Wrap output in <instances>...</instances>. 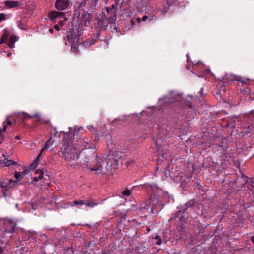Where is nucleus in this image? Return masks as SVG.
Returning <instances> with one entry per match:
<instances>
[{
  "mask_svg": "<svg viewBox=\"0 0 254 254\" xmlns=\"http://www.w3.org/2000/svg\"><path fill=\"white\" fill-rule=\"evenodd\" d=\"M18 40V38L14 35L10 36L8 46L12 48L14 47V43Z\"/></svg>",
  "mask_w": 254,
  "mask_h": 254,
  "instance_id": "obj_17",
  "label": "nucleus"
},
{
  "mask_svg": "<svg viewBox=\"0 0 254 254\" xmlns=\"http://www.w3.org/2000/svg\"><path fill=\"white\" fill-rule=\"evenodd\" d=\"M69 5V0H57L55 4L56 8L61 11L66 9Z\"/></svg>",
  "mask_w": 254,
  "mask_h": 254,
  "instance_id": "obj_5",
  "label": "nucleus"
},
{
  "mask_svg": "<svg viewBox=\"0 0 254 254\" xmlns=\"http://www.w3.org/2000/svg\"><path fill=\"white\" fill-rule=\"evenodd\" d=\"M30 118L35 119L36 121H40L42 120L40 114L38 112H35L33 115H30Z\"/></svg>",
  "mask_w": 254,
  "mask_h": 254,
  "instance_id": "obj_22",
  "label": "nucleus"
},
{
  "mask_svg": "<svg viewBox=\"0 0 254 254\" xmlns=\"http://www.w3.org/2000/svg\"><path fill=\"white\" fill-rule=\"evenodd\" d=\"M251 240H252V242H253V243L254 244V237L252 238H251Z\"/></svg>",
  "mask_w": 254,
  "mask_h": 254,
  "instance_id": "obj_46",
  "label": "nucleus"
},
{
  "mask_svg": "<svg viewBox=\"0 0 254 254\" xmlns=\"http://www.w3.org/2000/svg\"><path fill=\"white\" fill-rule=\"evenodd\" d=\"M186 106L187 107V108H188V109H190L192 108L191 103L189 102H187L186 103Z\"/></svg>",
  "mask_w": 254,
  "mask_h": 254,
  "instance_id": "obj_33",
  "label": "nucleus"
},
{
  "mask_svg": "<svg viewBox=\"0 0 254 254\" xmlns=\"http://www.w3.org/2000/svg\"><path fill=\"white\" fill-rule=\"evenodd\" d=\"M106 11L109 14V13H110L112 11V10L111 9L109 8L108 7H107L106 8Z\"/></svg>",
  "mask_w": 254,
  "mask_h": 254,
  "instance_id": "obj_39",
  "label": "nucleus"
},
{
  "mask_svg": "<svg viewBox=\"0 0 254 254\" xmlns=\"http://www.w3.org/2000/svg\"><path fill=\"white\" fill-rule=\"evenodd\" d=\"M64 16V13L63 12L52 11L49 13V18L53 22H55L57 19H60Z\"/></svg>",
  "mask_w": 254,
  "mask_h": 254,
  "instance_id": "obj_7",
  "label": "nucleus"
},
{
  "mask_svg": "<svg viewBox=\"0 0 254 254\" xmlns=\"http://www.w3.org/2000/svg\"><path fill=\"white\" fill-rule=\"evenodd\" d=\"M54 141H52V138H50L46 142L44 146V147L41 149L40 154L42 153L43 151L49 148L51 146H52L53 144Z\"/></svg>",
  "mask_w": 254,
  "mask_h": 254,
  "instance_id": "obj_16",
  "label": "nucleus"
},
{
  "mask_svg": "<svg viewBox=\"0 0 254 254\" xmlns=\"http://www.w3.org/2000/svg\"><path fill=\"white\" fill-rule=\"evenodd\" d=\"M39 180H40V179L37 177H35L33 178V181H34L35 182H37Z\"/></svg>",
  "mask_w": 254,
  "mask_h": 254,
  "instance_id": "obj_38",
  "label": "nucleus"
},
{
  "mask_svg": "<svg viewBox=\"0 0 254 254\" xmlns=\"http://www.w3.org/2000/svg\"><path fill=\"white\" fill-rule=\"evenodd\" d=\"M4 5L7 8H13L20 5V3L16 1H6L4 2Z\"/></svg>",
  "mask_w": 254,
  "mask_h": 254,
  "instance_id": "obj_10",
  "label": "nucleus"
},
{
  "mask_svg": "<svg viewBox=\"0 0 254 254\" xmlns=\"http://www.w3.org/2000/svg\"><path fill=\"white\" fill-rule=\"evenodd\" d=\"M27 174V170H24L22 173H20V174L21 175V176H22V177L23 178V177Z\"/></svg>",
  "mask_w": 254,
  "mask_h": 254,
  "instance_id": "obj_34",
  "label": "nucleus"
},
{
  "mask_svg": "<svg viewBox=\"0 0 254 254\" xmlns=\"http://www.w3.org/2000/svg\"><path fill=\"white\" fill-rule=\"evenodd\" d=\"M40 155H41V154H39V155L37 157L36 160L32 164H31V165L29 166V168L31 170L34 169L38 166V159H39V158L40 157Z\"/></svg>",
  "mask_w": 254,
  "mask_h": 254,
  "instance_id": "obj_21",
  "label": "nucleus"
},
{
  "mask_svg": "<svg viewBox=\"0 0 254 254\" xmlns=\"http://www.w3.org/2000/svg\"><path fill=\"white\" fill-rule=\"evenodd\" d=\"M88 128L90 130L91 132H92L93 133H96L97 131L94 128V127L92 126H90L88 127Z\"/></svg>",
  "mask_w": 254,
  "mask_h": 254,
  "instance_id": "obj_30",
  "label": "nucleus"
},
{
  "mask_svg": "<svg viewBox=\"0 0 254 254\" xmlns=\"http://www.w3.org/2000/svg\"><path fill=\"white\" fill-rule=\"evenodd\" d=\"M95 43V41H93V40H92L91 41V42L89 43V45H92L93 44H94Z\"/></svg>",
  "mask_w": 254,
  "mask_h": 254,
  "instance_id": "obj_41",
  "label": "nucleus"
},
{
  "mask_svg": "<svg viewBox=\"0 0 254 254\" xmlns=\"http://www.w3.org/2000/svg\"><path fill=\"white\" fill-rule=\"evenodd\" d=\"M59 25L60 26H63L65 24V22L67 20V18L64 15L63 17H62V18H61L60 19H59Z\"/></svg>",
  "mask_w": 254,
  "mask_h": 254,
  "instance_id": "obj_23",
  "label": "nucleus"
},
{
  "mask_svg": "<svg viewBox=\"0 0 254 254\" xmlns=\"http://www.w3.org/2000/svg\"><path fill=\"white\" fill-rule=\"evenodd\" d=\"M1 128H0V132H1Z\"/></svg>",
  "mask_w": 254,
  "mask_h": 254,
  "instance_id": "obj_52",
  "label": "nucleus"
},
{
  "mask_svg": "<svg viewBox=\"0 0 254 254\" xmlns=\"http://www.w3.org/2000/svg\"><path fill=\"white\" fill-rule=\"evenodd\" d=\"M15 182L16 181L11 179H7L4 177H3L1 178L0 181V186L2 188L5 189V190L3 191V193L5 195L6 194V191L9 188L12 187L14 185Z\"/></svg>",
  "mask_w": 254,
  "mask_h": 254,
  "instance_id": "obj_4",
  "label": "nucleus"
},
{
  "mask_svg": "<svg viewBox=\"0 0 254 254\" xmlns=\"http://www.w3.org/2000/svg\"><path fill=\"white\" fill-rule=\"evenodd\" d=\"M9 36V32L7 30H4L3 34L2 35L1 40L0 42V44L5 43L7 42L8 37Z\"/></svg>",
  "mask_w": 254,
  "mask_h": 254,
  "instance_id": "obj_15",
  "label": "nucleus"
},
{
  "mask_svg": "<svg viewBox=\"0 0 254 254\" xmlns=\"http://www.w3.org/2000/svg\"><path fill=\"white\" fill-rule=\"evenodd\" d=\"M150 202V201L148 202V205H146L145 206H142V209H144L146 210L148 212H150L152 213H154L155 208L154 207V206L150 207V206L149 205Z\"/></svg>",
  "mask_w": 254,
  "mask_h": 254,
  "instance_id": "obj_19",
  "label": "nucleus"
},
{
  "mask_svg": "<svg viewBox=\"0 0 254 254\" xmlns=\"http://www.w3.org/2000/svg\"><path fill=\"white\" fill-rule=\"evenodd\" d=\"M49 32L51 33H52L53 32V29H49Z\"/></svg>",
  "mask_w": 254,
  "mask_h": 254,
  "instance_id": "obj_45",
  "label": "nucleus"
},
{
  "mask_svg": "<svg viewBox=\"0 0 254 254\" xmlns=\"http://www.w3.org/2000/svg\"><path fill=\"white\" fill-rule=\"evenodd\" d=\"M3 251V249L0 248V253H1Z\"/></svg>",
  "mask_w": 254,
  "mask_h": 254,
  "instance_id": "obj_44",
  "label": "nucleus"
},
{
  "mask_svg": "<svg viewBox=\"0 0 254 254\" xmlns=\"http://www.w3.org/2000/svg\"><path fill=\"white\" fill-rule=\"evenodd\" d=\"M4 224L7 226V228L5 230L6 232L11 233L14 232L16 224L12 220L5 219L4 220Z\"/></svg>",
  "mask_w": 254,
  "mask_h": 254,
  "instance_id": "obj_6",
  "label": "nucleus"
},
{
  "mask_svg": "<svg viewBox=\"0 0 254 254\" xmlns=\"http://www.w3.org/2000/svg\"><path fill=\"white\" fill-rule=\"evenodd\" d=\"M86 2H87V0L84 1L81 4L80 6L81 7H83V6H85V5H86Z\"/></svg>",
  "mask_w": 254,
  "mask_h": 254,
  "instance_id": "obj_36",
  "label": "nucleus"
},
{
  "mask_svg": "<svg viewBox=\"0 0 254 254\" xmlns=\"http://www.w3.org/2000/svg\"><path fill=\"white\" fill-rule=\"evenodd\" d=\"M235 80L241 82L243 84H248L250 82L249 78H244L240 76L236 77Z\"/></svg>",
  "mask_w": 254,
  "mask_h": 254,
  "instance_id": "obj_18",
  "label": "nucleus"
},
{
  "mask_svg": "<svg viewBox=\"0 0 254 254\" xmlns=\"http://www.w3.org/2000/svg\"><path fill=\"white\" fill-rule=\"evenodd\" d=\"M84 201L85 200H75L73 202V203L72 204V206H73L74 205H84Z\"/></svg>",
  "mask_w": 254,
  "mask_h": 254,
  "instance_id": "obj_25",
  "label": "nucleus"
},
{
  "mask_svg": "<svg viewBox=\"0 0 254 254\" xmlns=\"http://www.w3.org/2000/svg\"><path fill=\"white\" fill-rule=\"evenodd\" d=\"M94 146V144H92V143H90L88 142H86V143L85 144V146H84V147L82 149H88L91 148H93Z\"/></svg>",
  "mask_w": 254,
  "mask_h": 254,
  "instance_id": "obj_26",
  "label": "nucleus"
},
{
  "mask_svg": "<svg viewBox=\"0 0 254 254\" xmlns=\"http://www.w3.org/2000/svg\"><path fill=\"white\" fill-rule=\"evenodd\" d=\"M35 173H40V174H39V176L38 177V178L40 179H41L43 178V171L41 170H40V169H37L35 171Z\"/></svg>",
  "mask_w": 254,
  "mask_h": 254,
  "instance_id": "obj_29",
  "label": "nucleus"
},
{
  "mask_svg": "<svg viewBox=\"0 0 254 254\" xmlns=\"http://www.w3.org/2000/svg\"><path fill=\"white\" fill-rule=\"evenodd\" d=\"M122 194L125 196H129L131 194V191L127 189L122 192Z\"/></svg>",
  "mask_w": 254,
  "mask_h": 254,
  "instance_id": "obj_27",
  "label": "nucleus"
},
{
  "mask_svg": "<svg viewBox=\"0 0 254 254\" xmlns=\"http://www.w3.org/2000/svg\"><path fill=\"white\" fill-rule=\"evenodd\" d=\"M84 205H86L87 207L93 208L97 205V203L91 200H85Z\"/></svg>",
  "mask_w": 254,
  "mask_h": 254,
  "instance_id": "obj_20",
  "label": "nucleus"
},
{
  "mask_svg": "<svg viewBox=\"0 0 254 254\" xmlns=\"http://www.w3.org/2000/svg\"><path fill=\"white\" fill-rule=\"evenodd\" d=\"M254 114V110H252V111L250 112V113L249 114V116H250V115H251V114Z\"/></svg>",
  "mask_w": 254,
  "mask_h": 254,
  "instance_id": "obj_43",
  "label": "nucleus"
},
{
  "mask_svg": "<svg viewBox=\"0 0 254 254\" xmlns=\"http://www.w3.org/2000/svg\"><path fill=\"white\" fill-rule=\"evenodd\" d=\"M13 117H17L18 119L24 121L30 118V115L25 112L15 113L12 115Z\"/></svg>",
  "mask_w": 254,
  "mask_h": 254,
  "instance_id": "obj_9",
  "label": "nucleus"
},
{
  "mask_svg": "<svg viewBox=\"0 0 254 254\" xmlns=\"http://www.w3.org/2000/svg\"><path fill=\"white\" fill-rule=\"evenodd\" d=\"M95 162H87V166L91 171H96L98 173H105L106 171L115 170L117 167V161L113 156H108L105 162V160L101 158L97 157L95 159Z\"/></svg>",
  "mask_w": 254,
  "mask_h": 254,
  "instance_id": "obj_1",
  "label": "nucleus"
},
{
  "mask_svg": "<svg viewBox=\"0 0 254 254\" xmlns=\"http://www.w3.org/2000/svg\"><path fill=\"white\" fill-rule=\"evenodd\" d=\"M60 156L67 161L77 160L79 157V148L72 143L68 144L62 148Z\"/></svg>",
  "mask_w": 254,
  "mask_h": 254,
  "instance_id": "obj_2",
  "label": "nucleus"
},
{
  "mask_svg": "<svg viewBox=\"0 0 254 254\" xmlns=\"http://www.w3.org/2000/svg\"><path fill=\"white\" fill-rule=\"evenodd\" d=\"M180 98H181L180 95H178L177 96V97H176V100L177 101H178V100H179V99Z\"/></svg>",
  "mask_w": 254,
  "mask_h": 254,
  "instance_id": "obj_42",
  "label": "nucleus"
},
{
  "mask_svg": "<svg viewBox=\"0 0 254 254\" xmlns=\"http://www.w3.org/2000/svg\"><path fill=\"white\" fill-rule=\"evenodd\" d=\"M6 19V15L4 13H0V22Z\"/></svg>",
  "mask_w": 254,
  "mask_h": 254,
  "instance_id": "obj_31",
  "label": "nucleus"
},
{
  "mask_svg": "<svg viewBox=\"0 0 254 254\" xmlns=\"http://www.w3.org/2000/svg\"><path fill=\"white\" fill-rule=\"evenodd\" d=\"M14 176L15 178L17 179V180L15 181V183L17 182L18 181L20 180L22 178H23L22 176L20 174V173L16 171L14 173Z\"/></svg>",
  "mask_w": 254,
  "mask_h": 254,
  "instance_id": "obj_24",
  "label": "nucleus"
},
{
  "mask_svg": "<svg viewBox=\"0 0 254 254\" xmlns=\"http://www.w3.org/2000/svg\"><path fill=\"white\" fill-rule=\"evenodd\" d=\"M67 38L69 42L71 43V50L73 51L76 50L79 47V36L77 35L74 31H70L68 33Z\"/></svg>",
  "mask_w": 254,
  "mask_h": 254,
  "instance_id": "obj_3",
  "label": "nucleus"
},
{
  "mask_svg": "<svg viewBox=\"0 0 254 254\" xmlns=\"http://www.w3.org/2000/svg\"><path fill=\"white\" fill-rule=\"evenodd\" d=\"M3 156L4 157V159L1 161L0 160V164H4V166H10L11 165L17 164L16 162L6 159L4 154H3Z\"/></svg>",
  "mask_w": 254,
  "mask_h": 254,
  "instance_id": "obj_12",
  "label": "nucleus"
},
{
  "mask_svg": "<svg viewBox=\"0 0 254 254\" xmlns=\"http://www.w3.org/2000/svg\"><path fill=\"white\" fill-rule=\"evenodd\" d=\"M60 25L59 24H56L54 26V28L57 30V31H59L60 30V27H59Z\"/></svg>",
  "mask_w": 254,
  "mask_h": 254,
  "instance_id": "obj_35",
  "label": "nucleus"
},
{
  "mask_svg": "<svg viewBox=\"0 0 254 254\" xmlns=\"http://www.w3.org/2000/svg\"><path fill=\"white\" fill-rule=\"evenodd\" d=\"M154 239L157 240V242H156V244L158 245H160L162 243L161 239L160 236L158 235H156Z\"/></svg>",
  "mask_w": 254,
  "mask_h": 254,
  "instance_id": "obj_28",
  "label": "nucleus"
},
{
  "mask_svg": "<svg viewBox=\"0 0 254 254\" xmlns=\"http://www.w3.org/2000/svg\"><path fill=\"white\" fill-rule=\"evenodd\" d=\"M82 23H83L85 25L87 24H89V22L91 19V15L89 13H84V15H82Z\"/></svg>",
  "mask_w": 254,
  "mask_h": 254,
  "instance_id": "obj_14",
  "label": "nucleus"
},
{
  "mask_svg": "<svg viewBox=\"0 0 254 254\" xmlns=\"http://www.w3.org/2000/svg\"><path fill=\"white\" fill-rule=\"evenodd\" d=\"M240 94L242 95L243 99L245 100H252V99L250 94V90L248 88L246 89H242L240 91Z\"/></svg>",
  "mask_w": 254,
  "mask_h": 254,
  "instance_id": "obj_11",
  "label": "nucleus"
},
{
  "mask_svg": "<svg viewBox=\"0 0 254 254\" xmlns=\"http://www.w3.org/2000/svg\"><path fill=\"white\" fill-rule=\"evenodd\" d=\"M11 55V53H9L7 54V56H8V57H9V56H10V55Z\"/></svg>",
  "mask_w": 254,
  "mask_h": 254,
  "instance_id": "obj_47",
  "label": "nucleus"
},
{
  "mask_svg": "<svg viewBox=\"0 0 254 254\" xmlns=\"http://www.w3.org/2000/svg\"><path fill=\"white\" fill-rule=\"evenodd\" d=\"M11 117L15 118V117H13L12 116L8 117V118L7 119V125H11L12 124V122L10 120H8V119Z\"/></svg>",
  "mask_w": 254,
  "mask_h": 254,
  "instance_id": "obj_32",
  "label": "nucleus"
},
{
  "mask_svg": "<svg viewBox=\"0 0 254 254\" xmlns=\"http://www.w3.org/2000/svg\"><path fill=\"white\" fill-rule=\"evenodd\" d=\"M36 174H40V173H35Z\"/></svg>",
  "mask_w": 254,
  "mask_h": 254,
  "instance_id": "obj_51",
  "label": "nucleus"
},
{
  "mask_svg": "<svg viewBox=\"0 0 254 254\" xmlns=\"http://www.w3.org/2000/svg\"><path fill=\"white\" fill-rule=\"evenodd\" d=\"M6 128H7L6 125H4V127H3V131H5L6 130Z\"/></svg>",
  "mask_w": 254,
  "mask_h": 254,
  "instance_id": "obj_40",
  "label": "nucleus"
},
{
  "mask_svg": "<svg viewBox=\"0 0 254 254\" xmlns=\"http://www.w3.org/2000/svg\"><path fill=\"white\" fill-rule=\"evenodd\" d=\"M110 23V19L105 15H102L98 21V25L100 28H106Z\"/></svg>",
  "mask_w": 254,
  "mask_h": 254,
  "instance_id": "obj_8",
  "label": "nucleus"
},
{
  "mask_svg": "<svg viewBox=\"0 0 254 254\" xmlns=\"http://www.w3.org/2000/svg\"><path fill=\"white\" fill-rule=\"evenodd\" d=\"M16 138L17 139H19V137H18V136H16Z\"/></svg>",
  "mask_w": 254,
  "mask_h": 254,
  "instance_id": "obj_48",
  "label": "nucleus"
},
{
  "mask_svg": "<svg viewBox=\"0 0 254 254\" xmlns=\"http://www.w3.org/2000/svg\"><path fill=\"white\" fill-rule=\"evenodd\" d=\"M92 149H94V146H93V147L92 148ZM93 151H95V150H93Z\"/></svg>",
  "mask_w": 254,
  "mask_h": 254,
  "instance_id": "obj_50",
  "label": "nucleus"
},
{
  "mask_svg": "<svg viewBox=\"0 0 254 254\" xmlns=\"http://www.w3.org/2000/svg\"><path fill=\"white\" fill-rule=\"evenodd\" d=\"M86 141L82 138H80L77 140V143H75L74 145H75V146L77 148H79V151L81 149H83L84 147V146H85V144L86 143Z\"/></svg>",
  "mask_w": 254,
  "mask_h": 254,
  "instance_id": "obj_13",
  "label": "nucleus"
},
{
  "mask_svg": "<svg viewBox=\"0 0 254 254\" xmlns=\"http://www.w3.org/2000/svg\"><path fill=\"white\" fill-rule=\"evenodd\" d=\"M148 18V17L146 15H145V16H143V17H142V21L144 22V21H146V20Z\"/></svg>",
  "mask_w": 254,
  "mask_h": 254,
  "instance_id": "obj_37",
  "label": "nucleus"
},
{
  "mask_svg": "<svg viewBox=\"0 0 254 254\" xmlns=\"http://www.w3.org/2000/svg\"><path fill=\"white\" fill-rule=\"evenodd\" d=\"M112 8H114L115 6H114V5H112Z\"/></svg>",
  "mask_w": 254,
  "mask_h": 254,
  "instance_id": "obj_49",
  "label": "nucleus"
}]
</instances>
